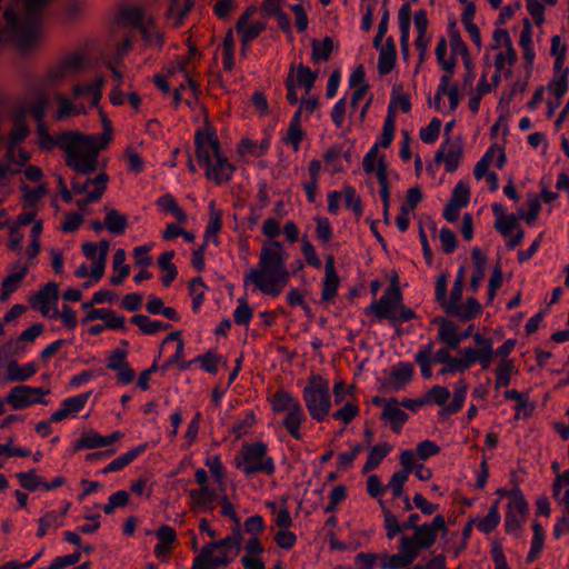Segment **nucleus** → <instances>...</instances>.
Wrapping results in <instances>:
<instances>
[{
  "label": "nucleus",
  "mask_w": 569,
  "mask_h": 569,
  "mask_svg": "<svg viewBox=\"0 0 569 569\" xmlns=\"http://www.w3.org/2000/svg\"><path fill=\"white\" fill-rule=\"evenodd\" d=\"M267 445L261 441L244 443L241 450L242 462L237 460V468L242 467V471L247 477L258 472L268 476L273 475L276 470L274 461L271 457L267 456Z\"/></svg>",
  "instance_id": "39448f33"
},
{
  "label": "nucleus",
  "mask_w": 569,
  "mask_h": 569,
  "mask_svg": "<svg viewBox=\"0 0 569 569\" xmlns=\"http://www.w3.org/2000/svg\"><path fill=\"white\" fill-rule=\"evenodd\" d=\"M391 450L392 446L388 442H379L378 445L373 446L369 451L367 461L362 468V472L367 473L377 469Z\"/></svg>",
  "instance_id": "bb28decb"
},
{
  "label": "nucleus",
  "mask_w": 569,
  "mask_h": 569,
  "mask_svg": "<svg viewBox=\"0 0 569 569\" xmlns=\"http://www.w3.org/2000/svg\"><path fill=\"white\" fill-rule=\"evenodd\" d=\"M28 270V266H21L19 271L11 273L3 279L0 301L7 300L9 296L19 288L22 279L27 276Z\"/></svg>",
  "instance_id": "e433bc0d"
},
{
  "label": "nucleus",
  "mask_w": 569,
  "mask_h": 569,
  "mask_svg": "<svg viewBox=\"0 0 569 569\" xmlns=\"http://www.w3.org/2000/svg\"><path fill=\"white\" fill-rule=\"evenodd\" d=\"M568 73L569 68H566L559 77L555 74L552 82L549 84V90H551L556 97V102H548V111L547 116L552 117L556 108H558L561 103V98L566 94L568 90Z\"/></svg>",
  "instance_id": "5701e85b"
},
{
  "label": "nucleus",
  "mask_w": 569,
  "mask_h": 569,
  "mask_svg": "<svg viewBox=\"0 0 569 569\" xmlns=\"http://www.w3.org/2000/svg\"><path fill=\"white\" fill-rule=\"evenodd\" d=\"M403 297L395 273L390 286L385 290L378 301H373L365 309L367 316H375L378 320H388L393 327L417 318V313L402 303Z\"/></svg>",
  "instance_id": "7ed1b4c3"
},
{
  "label": "nucleus",
  "mask_w": 569,
  "mask_h": 569,
  "mask_svg": "<svg viewBox=\"0 0 569 569\" xmlns=\"http://www.w3.org/2000/svg\"><path fill=\"white\" fill-rule=\"evenodd\" d=\"M29 132L30 130L26 123L24 113L21 111L14 119L13 129L10 133V142L18 143L23 141L28 137Z\"/></svg>",
  "instance_id": "680f3d73"
},
{
  "label": "nucleus",
  "mask_w": 569,
  "mask_h": 569,
  "mask_svg": "<svg viewBox=\"0 0 569 569\" xmlns=\"http://www.w3.org/2000/svg\"><path fill=\"white\" fill-rule=\"evenodd\" d=\"M56 146L66 151V159L72 158L74 152L79 149V132H61L56 140Z\"/></svg>",
  "instance_id": "58836bf2"
},
{
  "label": "nucleus",
  "mask_w": 569,
  "mask_h": 569,
  "mask_svg": "<svg viewBox=\"0 0 569 569\" xmlns=\"http://www.w3.org/2000/svg\"><path fill=\"white\" fill-rule=\"evenodd\" d=\"M37 372V367L33 362H29L24 366H19L18 362L11 361L8 365L7 380L11 382H22L30 379Z\"/></svg>",
  "instance_id": "2f4dec72"
},
{
  "label": "nucleus",
  "mask_w": 569,
  "mask_h": 569,
  "mask_svg": "<svg viewBox=\"0 0 569 569\" xmlns=\"http://www.w3.org/2000/svg\"><path fill=\"white\" fill-rule=\"evenodd\" d=\"M529 511L528 502L518 486H515L510 492V502L507 506L505 517V529L508 533L521 530L526 516Z\"/></svg>",
  "instance_id": "6e6552de"
},
{
  "label": "nucleus",
  "mask_w": 569,
  "mask_h": 569,
  "mask_svg": "<svg viewBox=\"0 0 569 569\" xmlns=\"http://www.w3.org/2000/svg\"><path fill=\"white\" fill-rule=\"evenodd\" d=\"M415 375V366L411 362H398L391 368L390 387L393 390H400L411 382Z\"/></svg>",
  "instance_id": "6ab92c4d"
},
{
  "label": "nucleus",
  "mask_w": 569,
  "mask_h": 569,
  "mask_svg": "<svg viewBox=\"0 0 569 569\" xmlns=\"http://www.w3.org/2000/svg\"><path fill=\"white\" fill-rule=\"evenodd\" d=\"M567 46L561 42L560 36L556 34L551 38L550 54L555 57L553 70L555 74L559 77L562 73L563 63L566 60Z\"/></svg>",
  "instance_id": "ea45409f"
},
{
  "label": "nucleus",
  "mask_w": 569,
  "mask_h": 569,
  "mask_svg": "<svg viewBox=\"0 0 569 569\" xmlns=\"http://www.w3.org/2000/svg\"><path fill=\"white\" fill-rule=\"evenodd\" d=\"M259 267L244 276V282L254 283L264 295L279 296L290 279V272L286 268L284 249L280 241H264L259 256Z\"/></svg>",
  "instance_id": "f257e3e1"
},
{
  "label": "nucleus",
  "mask_w": 569,
  "mask_h": 569,
  "mask_svg": "<svg viewBox=\"0 0 569 569\" xmlns=\"http://www.w3.org/2000/svg\"><path fill=\"white\" fill-rule=\"evenodd\" d=\"M300 402L293 398L289 392L279 390L271 400V407L274 412L290 411L293 406L298 407Z\"/></svg>",
  "instance_id": "a18cd8bd"
},
{
  "label": "nucleus",
  "mask_w": 569,
  "mask_h": 569,
  "mask_svg": "<svg viewBox=\"0 0 569 569\" xmlns=\"http://www.w3.org/2000/svg\"><path fill=\"white\" fill-rule=\"evenodd\" d=\"M223 357L221 355L208 351L203 355L198 356L193 361L199 362L200 367L212 375L218 372V365L221 362Z\"/></svg>",
  "instance_id": "4d7b16f0"
},
{
  "label": "nucleus",
  "mask_w": 569,
  "mask_h": 569,
  "mask_svg": "<svg viewBox=\"0 0 569 569\" xmlns=\"http://www.w3.org/2000/svg\"><path fill=\"white\" fill-rule=\"evenodd\" d=\"M196 158L206 167V178L216 184L228 183L233 176L236 166L222 153L216 130L207 123L206 130L194 134Z\"/></svg>",
  "instance_id": "f03ea898"
},
{
  "label": "nucleus",
  "mask_w": 569,
  "mask_h": 569,
  "mask_svg": "<svg viewBox=\"0 0 569 569\" xmlns=\"http://www.w3.org/2000/svg\"><path fill=\"white\" fill-rule=\"evenodd\" d=\"M306 419L301 405L298 407L293 406V409L288 411L287 416L282 420V426L286 428L288 433L297 440L301 439L300 426Z\"/></svg>",
  "instance_id": "a878e982"
},
{
  "label": "nucleus",
  "mask_w": 569,
  "mask_h": 569,
  "mask_svg": "<svg viewBox=\"0 0 569 569\" xmlns=\"http://www.w3.org/2000/svg\"><path fill=\"white\" fill-rule=\"evenodd\" d=\"M311 59L313 62L328 61L333 51V40L330 37H325L322 41L317 39L311 40Z\"/></svg>",
  "instance_id": "4c0bfd02"
},
{
  "label": "nucleus",
  "mask_w": 569,
  "mask_h": 569,
  "mask_svg": "<svg viewBox=\"0 0 569 569\" xmlns=\"http://www.w3.org/2000/svg\"><path fill=\"white\" fill-rule=\"evenodd\" d=\"M396 113H397V107L393 106L392 102H390L388 107L387 117L385 119V123L382 127V133L380 138V142L378 143L379 147L382 148H389L396 131Z\"/></svg>",
  "instance_id": "473e14b6"
},
{
  "label": "nucleus",
  "mask_w": 569,
  "mask_h": 569,
  "mask_svg": "<svg viewBox=\"0 0 569 569\" xmlns=\"http://www.w3.org/2000/svg\"><path fill=\"white\" fill-rule=\"evenodd\" d=\"M482 307L473 297L467 298L463 306L457 305V309L448 310L449 316L457 317L461 321H469L481 313Z\"/></svg>",
  "instance_id": "b1692460"
},
{
  "label": "nucleus",
  "mask_w": 569,
  "mask_h": 569,
  "mask_svg": "<svg viewBox=\"0 0 569 569\" xmlns=\"http://www.w3.org/2000/svg\"><path fill=\"white\" fill-rule=\"evenodd\" d=\"M345 204L348 209H351L357 218H360L363 212L362 201L356 193V189L351 186L343 188Z\"/></svg>",
  "instance_id": "6e6d98bb"
},
{
  "label": "nucleus",
  "mask_w": 569,
  "mask_h": 569,
  "mask_svg": "<svg viewBox=\"0 0 569 569\" xmlns=\"http://www.w3.org/2000/svg\"><path fill=\"white\" fill-rule=\"evenodd\" d=\"M66 166L78 173L90 174L98 168V154L94 150L87 152L79 148L72 158L66 159Z\"/></svg>",
  "instance_id": "ddd939ff"
},
{
  "label": "nucleus",
  "mask_w": 569,
  "mask_h": 569,
  "mask_svg": "<svg viewBox=\"0 0 569 569\" xmlns=\"http://www.w3.org/2000/svg\"><path fill=\"white\" fill-rule=\"evenodd\" d=\"M302 397L310 417L321 422L330 413L331 400L329 382L319 375H311L303 388Z\"/></svg>",
  "instance_id": "20e7f679"
},
{
  "label": "nucleus",
  "mask_w": 569,
  "mask_h": 569,
  "mask_svg": "<svg viewBox=\"0 0 569 569\" xmlns=\"http://www.w3.org/2000/svg\"><path fill=\"white\" fill-rule=\"evenodd\" d=\"M496 148H498L497 143L491 144V147L486 151L482 158L476 163L473 169V176L477 180L482 179L490 172L489 166L492 161Z\"/></svg>",
  "instance_id": "13d9d810"
},
{
  "label": "nucleus",
  "mask_w": 569,
  "mask_h": 569,
  "mask_svg": "<svg viewBox=\"0 0 569 569\" xmlns=\"http://www.w3.org/2000/svg\"><path fill=\"white\" fill-rule=\"evenodd\" d=\"M206 283L201 277H196L189 281V293L192 297V310L197 312L203 302Z\"/></svg>",
  "instance_id": "864d4df0"
},
{
  "label": "nucleus",
  "mask_w": 569,
  "mask_h": 569,
  "mask_svg": "<svg viewBox=\"0 0 569 569\" xmlns=\"http://www.w3.org/2000/svg\"><path fill=\"white\" fill-rule=\"evenodd\" d=\"M216 547L206 545L200 553L193 559L191 569H214L216 567H227L230 563L227 550H220L217 557H212Z\"/></svg>",
  "instance_id": "9d476101"
},
{
  "label": "nucleus",
  "mask_w": 569,
  "mask_h": 569,
  "mask_svg": "<svg viewBox=\"0 0 569 569\" xmlns=\"http://www.w3.org/2000/svg\"><path fill=\"white\" fill-rule=\"evenodd\" d=\"M130 322L137 326L144 335H154L161 330H168L171 325L164 323L159 320H151L146 315H134L131 317Z\"/></svg>",
  "instance_id": "7c9ffc66"
},
{
  "label": "nucleus",
  "mask_w": 569,
  "mask_h": 569,
  "mask_svg": "<svg viewBox=\"0 0 569 569\" xmlns=\"http://www.w3.org/2000/svg\"><path fill=\"white\" fill-rule=\"evenodd\" d=\"M108 181L109 176L106 172H100L93 179L88 178V182H92L96 188L92 191L87 192L86 198L77 200L78 209L83 211L89 203L99 201L107 189Z\"/></svg>",
  "instance_id": "aec40b11"
},
{
  "label": "nucleus",
  "mask_w": 569,
  "mask_h": 569,
  "mask_svg": "<svg viewBox=\"0 0 569 569\" xmlns=\"http://www.w3.org/2000/svg\"><path fill=\"white\" fill-rule=\"evenodd\" d=\"M340 278L335 268V257L329 254L326 258L325 279L322 283L321 300L332 301L338 292Z\"/></svg>",
  "instance_id": "f8f14e48"
},
{
  "label": "nucleus",
  "mask_w": 569,
  "mask_h": 569,
  "mask_svg": "<svg viewBox=\"0 0 569 569\" xmlns=\"http://www.w3.org/2000/svg\"><path fill=\"white\" fill-rule=\"evenodd\" d=\"M451 202L465 208L470 201V189L468 183L459 181L452 190Z\"/></svg>",
  "instance_id": "e2e57ef3"
},
{
  "label": "nucleus",
  "mask_w": 569,
  "mask_h": 569,
  "mask_svg": "<svg viewBox=\"0 0 569 569\" xmlns=\"http://www.w3.org/2000/svg\"><path fill=\"white\" fill-rule=\"evenodd\" d=\"M209 209H210V219L206 227L203 241L208 242L209 239L212 238L213 242L216 244H218L219 243L218 232L222 228V211L216 209L214 200L210 201Z\"/></svg>",
  "instance_id": "c756f323"
},
{
  "label": "nucleus",
  "mask_w": 569,
  "mask_h": 569,
  "mask_svg": "<svg viewBox=\"0 0 569 569\" xmlns=\"http://www.w3.org/2000/svg\"><path fill=\"white\" fill-rule=\"evenodd\" d=\"M390 402L391 405L389 407L387 406L383 408L380 419L388 421L395 433H400L402 426L407 422L409 416L406 411L399 408L400 405L396 398H390Z\"/></svg>",
  "instance_id": "f3484780"
},
{
  "label": "nucleus",
  "mask_w": 569,
  "mask_h": 569,
  "mask_svg": "<svg viewBox=\"0 0 569 569\" xmlns=\"http://www.w3.org/2000/svg\"><path fill=\"white\" fill-rule=\"evenodd\" d=\"M91 392L78 395L76 397L67 398L62 401V406L66 408L69 415L77 413L83 409Z\"/></svg>",
  "instance_id": "774afa93"
},
{
  "label": "nucleus",
  "mask_w": 569,
  "mask_h": 569,
  "mask_svg": "<svg viewBox=\"0 0 569 569\" xmlns=\"http://www.w3.org/2000/svg\"><path fill=\"white\" fill-rule=\"evenodd\" d=\"M468 391V382L466 379H460L453 390V398L449 405L442 408L439 412L440 416H450L461 410L463 401Z\"/></svg>",
  "instance_id": "393cba45"
},
{
  "label": "nucleus",
  "mask_w": 569,
  "mask_h": 569,
  "mask_svg": "<svg viewBox=\"0 0 569 569\" xmlns=\"http://www.w3.org/2000/svg\"><path fill=\"white\" fill-rule=\"evenodd\" d=\"M399 28H400V48L405 58H408L409 49V32L411 24V8L408 2L403 3L398 13Z\"/></svg>",
  "instance_id": "412c9836"
},
{
  "label": "nucleus",
  "mask_w": 569,
  "mask_h": 569,
  "mask_svg": "<svg viewBox=\"0 0 569 569\" xmlns=\"http://www.w3.org/2000/svg\"><path fill=\"white\" fill-rule=\"evenodd\" d=\"M448 31L452 57L456 58L457 54H460L462 59L468 58L470 56L469 49L466 42L462 40L459 30L457 29L456 20H451L449 22Z\"/></svg>",
  "instance_id": "72a5a7b5"
},
{
  "label": "nucleus",
  "mask_w": 569,
  "mask_h": 569,
  "mask_svg": "<svg viewBox=\"0 0 569 569\" xmlns=\"http://www.w3.org/2000/svg\"><path fill=\"white\" fill-rule=\"evenodd\" d=\"M397 52L380 50L378 58V72L381 76L390 73L396 64Z\"/></svg>",
  "instance_id": "69168bd1"
},
{
  "label": "nucleus",
  "mask_w": 569,
  "mask_h": 569,
  "mask_svg": "<svg viewBox=\"0 0 569 569\" xmlns=\"http://www.w3.org/2000/svg\"><path fill=\"white\" fill-rule=\"evenodd\" d=\"M103 138L104 133L82 134L79 132V148L87 152L94 150L99 156V151L109 144L103 142Z\"/></svg>",
  "instance_id": "37998d69"
},
{
  "label": "nucleus",
  "mask_w": 569,
  "mask_h": 569,
  "mask_svg": "<svg viewBox=\"0 0 569 569\" xmlns=\"http://www.w3.org/2000/svg\"><path fill=\"white\" fill-rule=\"evenodd\" d=\"M174 251L170 250L161 253L158 258V267L161 271L164 272V274L161 277L163 287H169L178 276V269L176 264L171 262V260L174 258Z\"/></svg>",
  "instance_id": "cd10ccee"
},
{
  "label": "nucleus",
  "mask_w": 569,
  "mask_h": 569,
  "mask_svg": "<svg viewBox=\"0 0 569 569\" xmlns=\"http://www.w3.org/2000/svg\"><path fill=\"white\" fill-rule=\"evenodd\" d=\"M432 322L439 325L438 340L445 343L449 349H457L460 342L456 323L442 317L435 318Z\"/></svg>",
  "instance_id": "a211bd4d"
},
{
  "label": "nucleus",
  "mask_w": 569,
  "mask_h": 569,
  "mask_svg": "<svg viewBox=\"0 0 569 569\" xmlns=\"http://www.w3.org/2000/svg\"><path fill=\"white\" fill-rule=\"evenodd\" d=\"M532 531H533V537H532V541H531V548H530V551L526 559L528 563L533 562L538 558L539 553L541 552V550L543 548V543H545V530H543L542 525L539 523L538 521L533 520Z\"/></svg>",
  "instance_id": "c03bdc74"
},
{
  "label": "nucleus",
  "mask_w": 569,
  "mask_h": 569,
  "mask_svg": "<svg viewBox=\"0 0 569 569\" xmlns=\"http://www.w3.org/2000/svg\"><path fill=\"white\" fill-rule=\"evenodd\" d=\"M100 447H102V436L92 429L84 430L81 433V437L73 445V449L76 451L83 449H96Z\"/></svg>",
  "instance_id": "49530a36"
},
{
  "label": "nucleus",
  "mask_w": 569,
  "mask_h": 569,
  "mask_svg": "<svg viewBox=\"0 0 569 569\" xmlns=\"http://www.w3.org/2000/svg\"><path fill=\"white\" fill-rule=\"evenodd\" d=\"M59 299V286L51 281L46 283L38 292L29 298V303L32 309H39L43 316L49 312L48 303L52 301L56 303Z\"/></svg>",
  "instance_id": "9b49d317"
},
{
  "label": "nucleus",
  "mask_w": 569,
  "mask_h": 569,
  "mask_svg": "<svg viewBox=\"0 0 569 569\" xmlns=\"http://www.w3.org/2000/svg\"><path fill=\"white\" fill-rule=\"evenodd\" d=\"M318 78V70L312 71L308 66L300 63L297 67V79L295 80L296 87H303L305 93L309 94L315 87Z\"/></svg>",
  "instance_id": "a19ab883"
},
{
  "label": "nucleus",
  "mask_w": 569,
  "mask_h": 569,
  "mask_svg": "<svg viewBox=\"0 0 569 569\" xmlns=\"http://www.w3.org/2000/svg\"><path fill=\"white\" fill-rule=\"evenodd\" d=\"M441 128V120L438 118H432L429 124L425 128L420 129V139L425 143H433L439 138Z\"/></svg>",
  "instance_id": "0e129e2a"
},
{
  "label": "nucleus",
  "mask_w": 569,
  "mask_h": 569,
  "mask_svg": "<svg viewBox=\"0 0 569 569\" xmlns=\"http://www.w3.org/2000/svg\"><path fill=\"white\" fill-rule=\"evenodd\" d=\"M49 393V389L44 390L42 388L18 385L9 391L4 401L10 405L13 410H22L36 403L47 405L48 401L43 397Z\"/></svg>",
  "instance_id": "1a4fd4ad"
},
{
  "label": "nucleus",
  "mask_w": 569,
  "mask_h": 569,
  "mask_svg": "<svg viewBox=\"0 0 569 569\" xmlns=\"http://www.w3.org/2000/svg\"><path fill=\"white\" fill-rule=\"evenodd\" d=\"M513 368V360L502 359L500 361V363L496 368L495 387L497 390L509 386Z\"/></svg>",
  "instance_id": "de8ad7c7"
},
{
  "label": "nucleus",
  "mask_w": 569,
  "mask_h": 569,
  "mask_svg": "<svg viewBox=\"0 0 569 569\" xmlns=\"http://www.w3.org/2000/svg\"><path fill=\"white\" fill-rule=\"evenodd\" d=\"M359 411L357 405L347 402L342 408L332 413V418L342 421L347 426L359 415Z\"/></svg>",
  "instance_id": "338daca9"
},
{
  "label": "nucleus",
  "mask_w": 569,
  "mask_h": 569,
  "mask_svg": "<svg viewBox=\"0 0 569 569\" xmlns=\"http://www.w3.org/2000/svg\"><path fill=\"white\" fill-rule=\"evenodd\" d=\"M412 536H402L400 540L415 553L419 555L420 550L431 548L436 540L438 532L447 533L448 528L442 515H437L430 523H423L413 530Z\"/></svg>",
  "instance_id": "423d86ee"
},
{
  "label": "nucleus",
  "mask_w": 569,
  "mask_h": 569,
  "mask_svg": "<svg viewBox=\"0 0 569 569\" xmlns=\"http://www.w3.org/2000/svg\"><path fill=\"white\" fill-rule=\"evenodd\" d=\"M507 400H515L517 402L515 410L516 416L515 419H519L520 416L522 418H529L532 416L536 406L533 402L529 401V395L525 392H519L516 389L506 390L503 393Z\"/></svg>",
  "instance_id": "4be33fe9"
},
{
  "label": "nucleus",
  "mask_w": 569,
  "mask_h": 569,
  "mask_svg": "<svg viewBox=\"0 0 569 569\" xmlns=\"http://www.w3.org/2000/svg\"><path fill=\"white\" fill-rule=\"evenodd\" d=\"M305 131L301 126L291 124L287 129L286 136L282 138L284 144L291 146L295 151H298L300 143L305 138Z\"/></svg>",
  "instance_id": "bf43d9fd"
},
{
  "label": "nucleus",
  "mask_w": 569,
  "mask_h": 569,
  "mask_svg": "<svg viewBox=\"0 0 569 569\" xmlns=\"http://www.w3.org/2000/svg\"><path fill=\"white\" fill-rule=\"evenodd\" d=\"M436 58L440 68L446 72L443 76H450V78L455 74V68L457 64V59L450 56L449 59L446 58L447 54V40L445 37H441L436 47Z\"/></svg>",
  "instance_id": "c9c22d12"
},
{
  "label": "nucleus",
  "mask_w": 569,
  "mask_h": 569,
  "mask_svg": "<svg viewBox=\"0 0 569 569\" xmlns=\"http://www.w3.org/2000/svg\"><path fill=\"white\" fill-rule=\"evenodd\" d=\"M104 227L113 234H122L128 227V218L116 209L106 208Z\"/></svg>",
  "instance_id": "f704fd0d"
},
{
  "label": "nucleus",
  "mask_w": 569,
  "mask_h": 569,
  "mask_svg": "<svg viewBox=\"0 0 569 569\" xmlns=\"http://www.w3.org/2000/svg\"><path fill=\"white\" fill-rule=\"evenodd\" d=\"M400 552L397 555L389 556L382 553L380 556L381 569H401L410 566L415 559L418 558V553L410 550L401 540L399 545Z\"/></svg>",
  "instance_id": "4468645a"
},
{
  "label": "nucleus",
  "mask_w": 569,
  "mask_h": 569,
  "mask_svg": "<svg viewBox=\"0 0 569 569\" xmlns=\"http://www.w3.org/2000/svg\"><path fill=\"white\" fill-rule=\"evenodd\" d=\"M433 350V342L430 341L427 346H425L416 356L415 360L420 366L421 376L425 379H429L432 376L431 371V353Z\"/></svg>",
  "instance_id": "09e8293b"
},
{
  "label": "nucleus",
  "mask_w": 569,
  "mask_h": 569,
  "mask_svg": "<svg viewBox=\"0 0 569 569\" xmlns=\"http://www.w3.org/2000/svg\"><path fill=\"white\" fill-rule=\"evenodd\" d=\"M31 1L26 4L23 23L17 27L18 44L21 48H30L36 42L40 33L44 7L48 3L42 0Z\"/></svg>",
  "instance_id": "0eeeda50"
},
{
  "label": "nucleus",
  "mask_w": 569,
  "mask_h": 569,
  "mask_svg": "<svg viewBox=\"0 0 569 569\" xmlns=\"http://www.w3.org/2000/svg\"><path fill=\"white\" fill-rule=\"evenodd\" d=\"M86 9L83 0H69L61 14V22L71 23L81 17Z\"/></svg>",
  "instance_id": "603ef678"
},
{
  "label": "nucleus",
  "mask_w": 569,
  "mask_h": 569,
  "mask_svg": "<svg viewBox=\"0 0 569 569\" xmlns=\"http://www.w3.org/2000/svg\"><path fill=\"white\" fill-rule=\"evenodd\" d=\"M253 311L246 298L238 299V307L233 312V321L239 326L248 325L251 321Z\"/></svg>",
  "instance_id": "052dcab7"
},
{
  "label": "nucleus",
  "mask_w": 569,
  "mask_h": 569,
  "mask_svg": "<svg viewBox=\"0 0 569 569\" xmlns=\"http://www.w3.org/2000/svg\"><path fill=\"white\" fill-rule=\"evenodd\" d=\"M147 449V443L139 445L138 447L133 448L132 450H129L126 453H122L121 456L117 457L114 460H112L109 465H107L102 472L109 473L114 472L123 469L128 465H130L139 455L144 452Z\"/></svg>",
  "instance_id": "c85d7f7f"
},
{
  "label": "nucleus",
  "mask_w": 569,
  "mask_h": 569,
  "mask_svg": "<svg viewBox=\"0 0 569 569\" xmlns=\"http://www.w3.org/2000/svg\"><path fill=\"white\" fill-rule=\"evenodd\" d=\"M190 510L192 512L212 511L216 508L217 492L210 488L191 489L189 491Z\"/></svg>",
  "instance_id": "2eb2a0df"
},
{
  "label": "nucleus",
  "mask_w": 569,
  "mask_h": 569,
  "mask_svg": "<svg viewBox=\"0 0 569 569\" xmlns=\"http://www.w3.org/2000/svg\"><path fill=\"white\" fill-rule=\"evenodd\" d=\"M449 148L446 150L445 147L439 148L435 154V162H445L446 171L453 172L458 169L463 148L460 142H449Z\"/></svg>",
  "instance_id": "dca6fc26"
},
{
  "label": "nucleus",
  "mask_w": 569,
  "mask_h": 569,
  "mask_svg": "<svg viewBox=\"0 0 569 569\" xmlns=\"http://www.w3.org/2000/svg\"><path fill=\"white\" fill-rule=\"evenodd\" d=\"M157 206L163 212L172 213L178 222L184 223L187 221L186 212L178 206L174 197L170 193H166L157 200Z\"/></svg>",
  "instance_id": "79ce46f5"
},
{
  "label": "nucleus",
  "mask_w": 569,
  "mask_h": 569,
  "mask_svg": "<svg viewBox=\"0 0 569 569\" xmlns=\"http://www.w3.org/2000/svg\"><path fill=\"white\" fill-rule=\"evenodd\" d=\"M16 477L19 480L20 486L28 491H36L40 487L43 488L44 480L42 477L37 475L36 469H31L27 472H18Z\"/></svg>",
  "instance_id": "3c124183"
},
{
  "label": "nucleus",
  "mask_w": 569,
  "mask_h": 569,
  "mask_svg": "<svg viewBox=\"0 0 569 569\" xmlns=\"http://www.w3.org/2000/svg\"><path fill=\"white\" fill-rule=\"evenodd\" d=\"M379 505L381 506L383 513L387 538L393 539L398 533L405 531V528H402V523H399L397 517L391 512L389 508L386 507L382 500L379 501Z\"/></svg>",
  "instance_id": "8fccbe9b"
},
{
  "label": "nucleus",
  "mask_w": 569,
  "mask_h": 569,
  "mask_svg": "<svg viewBox=\"0 0 569 569\" xmlns=\"http://www.w3.org/2000/svg\"><path fill=\"white\" fill-rule=\"evenodd\" d=\"M241 541H242V535H241L240 528H233L231 536H227V537L220 539L219 541L209 542L208 545L210 547H216L218 549L228 551L232 548H236L237 550H239L240 546H241Z\"/></svg>",
  "instance_id": "5fc2aeb1"
}]
</instances>
